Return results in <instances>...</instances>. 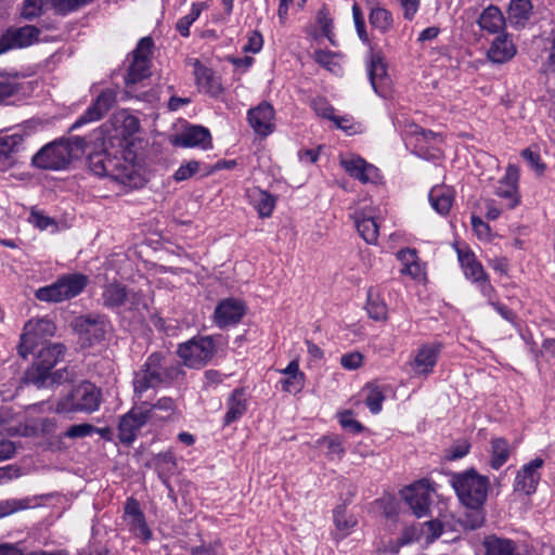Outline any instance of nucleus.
Wrapping results in <instances>:
<instances>
[{
    "instance_id": "obj_1",
    "label": "nucleus",
    "mask_w": 555,
    "mask_h": 555,
    "mask_svg": "<svg viewBox=\"0 0 555 555\" xmlns=\"http://www.w3.org/2000/svg\"><path fill=\"white\" fill-rule=\"evenodd\" d=\"M451 485L460 502L472 509V513L466 514L463 521L465 527L472 530L481 527L485 521L482 506L490 489L489 478L475 469H467L453 474Z\"/></svg>"
},
{
    "instance_id": "obj_2",
    "label": "nucleus",
    "mask_w": 555,
    "mask_h": 555,
    "mask_svg": "<svg viewBox=\"0 0 555 555\" xmlns=\"http://www.w3.org/2000/svg\"><path fill=\"white\" fill-rule=\"evenodd\" d=\"M102 403V390L93 383L81 382L60 397L54 405L57 414L85 413L91 414L99 410Z\"/></svg>"
},
{
    "instance_id": "obj_3",
    "label": "nucleus",
    "mask_w": 555,
    "mask_h": 555,
    "mask_svg": "<svg viewBox=\"0 0 555 555\" xmlns=\"http://www.w3.org/2000/svg\"><path fill=\"white\" fill-rule=\"evenodd\" d=\"M85 141L75 138L73 141L61 140L47 144L33 157V164L42 169H64L78 152L82 150Z\"/></svg>"
},
{
    "instance_id": "obj_4",
    "label": "nucleus",
    "mask_w": 555,
    "mask_h": 555,
    "mask_svg": "<svg viewBox=\"0 0 555 555\" xmlns=\"http://www.w3.org/2000/svg\"><path fill=\"white\" fill-rule=\"evenodd\" d=\"M396 125L404 135L405 144L412 145L414 153L424 158H436L443 141L440 133L424 130L418 125L409 120L397 118Z\"/></svg>"
},
{
    "instance_id": "obj_5",
    "label": "nucleus",
    "mask_w": 555,
    "mask_h": 555,
    "mask_svg": "<svg viewBox=\"0 0 555 555\" xmlns=\"http://www.w3.org/2000/svg\"><path fill=\"white\" fill-rule=\"evenodd\" d=\"M89 283V278L81 273H68L60 276L54 283L40 287L35 297L46 302H62L77 297Z\"/></svg>"
},
{
    "instance_id": "obj_6",
    "label": "nucleus",
    "mask_w": 555,
    "mask_h": 555,
    "mask_svg": "<svg viewBox=\"0 0 555 555\" xmlns=\"http://www.w3.org/2000/svg\"><path fill=\"white\" fill-rule=\"evenodd\" d=\"M215 351L216 346L212 338L201 336L180 344L177 353L183 365L190 369H201L211 360Z\"/></svg>"
},
{
    "instance_id": "obj_7",
    "label": "nucleus",
    "mask_w": 555,
    "mask_h": 555,
    "mask_svg": "<svg viewBox=\"0 0 555 555\" xmlns=\"http://www.w3.org/2000/svg\"><path fill=\"white\" fill-rule=\"evenodd\" d=\"M64 354V347L61 344H52L43 347L37 357L36 362L26 372L27 383L44 387L50 379V371L60 361Z\"/></svg>"
},
{
    "instance_id": "obj_8",
    "label": "nucleus",
    "mask_w": 555,
    "mask_h": 555,
    "mask_svg": "<svg viewBox=\"0 0 555 555\" xmlns=\"http://www.w3.org/2000/svg\"><path fill=\"white\" fill-rule=\"evenodd\" d=\"M153 40L150 37L142 38L132 52V62L125 77L128 92L134 91V86L150 76V56L152 54Z\"/></svg>"
},
{
    "instance_id": "obj_9",
    "label": "nucleus",
    "mask_w": 555,
    "mask_h": 555,
    "mask_svg": "<svg viewBox=\"0 0 555 555\" xmlns=\"http://www.w3.org/2000/svg\"><path fill=\"white\" fill-rule=\"evenodd\" d=\"M73 327L82 344L94 345L105 339L111 323L104 315L86 314L75 318Z\"/></svg>"
},
{
    "instance_id": "obj_10",
    "label": "nucleus",
    "mask_w": 555,
    "mask_h": 555,
    "mask_svg": "<svg viewBox=\"0 0 555 555\" xmlns=\"http://www.w3.org/2000/svg\"><path fill=\"white\" fill-rule=\"evenodd\" d=\"M434 488L428 479H421L401 490V496L413 514L421 518L428 515Z\"/></svg>"
},
{
    "instance_id": "obj_11",
    "label": "nucleus",
    "mask_w": 555,
    "mask_h": 555,
    "mask_svg": "<svg viewBox=\"0 0 555 555\" xmlns=\"http://www.w3.org/2000/svg\"><path fill=\"white\" fill-rule=\"evenodd\" d=\"M457 258L465 278L475 283L485 297L492 299L494 288L490 284L489 276L475 254L469 249L457 248Z\"/></svg>"
},
{
    "instance_id": "obj_12",
    "label": "nucleus",
    "mask_w": 555,
    "mask_h": 555,
    "mask_svg": "<svg viewBox=\"0 0 555 555\" xmlns=\"http://www.w3.org/2000/svg\"><path fill=\"white\" fill-rule=\"evenodd\" d=\"M162 356L152 353L142 370L135 373L133 387L135 393H143L150 388H154L164 383L165 373L163 372Z\"/></svg>"
},
{
    "instance_id": "obj_13",
    "label": "nucleus",
    "mask_w": 555,
    "mask_h": 555,
    "mask_svg": "<svg viewBox=\"0 0 555 555\" xmlns=\"http://www.w3.org/2000/svg\"><path fill=\"white\" fill-rule=\"evenodd\" d=\"M102 300L103 305L111 309L126 306L129 310H139L142 304V298L138 293L128 291L119 283L106 285L102 293Z\"/></svg>"
},
{
    "instance_id": "obj_14",
    "label": "nucleus",
    "mask_w": 555,
    "mask_h": 555,
    "mask_svg": "<svg viewBox=\"0 0 555 555\" xmlns=\"http://www.w3.org/2000/svg\"><path fill=\"white\" fill-rule=\"evenodd\" d=\"M151 410L145 406H138L125 414L118 425V438L122 443L130 444L134 441L138 431L150 418Z\"/></svg>"
},
{
    "instance_id": "obj_15",
    "label": "nucleus",
    "mask_w": 555,
    "mask_h": 555,
    "mask_svg": "<svg viewBox=\"0 0 555 555\" xmlns=\"http://www.w3.org/2000/svg\"><path fill=\"white\" fill-rule=\"evenodd\" d=\"M543 465L544 461L541 457H535L522 465L514 479V491L526 495L534 493L541 480V469Z\"/></svg>"
},
{
    "instance_id": "obj_16",
    "label": "nucleus",
    "mask_w": 555,
    "mask_h": 555,
    "mask_svg": "<svg viewBox=\"0 0 555 555\" xmlns=\"http://www.w3.org/2000/svg\"><path fill=\"white\" fill-rule=\"evenodd\" d=\"M245 313L244 301L236 298H224L217 304L212 320L219 328H225L241 322Z\"/></svg>"
},
{
    "instance_id": "obj_17",
    "label": "nucleus",
    "mask_w": 555,
    "mask_h": 555,
    "mask_svg": "<svg viewBox=\"0 0 555 555\" xmlns=\"http://www.w3.org/2000/svg\"><path fill=\"white\" fill-rule=\"evenodd\" d=\"M40 30L33 25H26L18 28H9L0 37V54L12 49H22L31 46L38 40Z\"/></svg>"
},
{
    "instance_id": "obj_18",
    "label": "nucleus",
    "mask_w": 555,
    "mask_h": 555,
    "mask_svg": "<svg viewBox=\"0 0 555 555\" xmlns=\"http://www.w3.org/2000/svg\"><path fill=\"white\" fill-rule=\"evenodd\" d=\"M124 521L133 537L140 538L144 542L152 538V531L145 521V517L140 508V504L133 498H129L126 501Z\"/></svg>"
},
{
    "instance_id": "obj_19",
    "label": "nucleus",
    "mask_w": 555,
    "mask_h": 555,
    "mask_svg": "<svg viewBox=\"0 0 555 555\" xmlns=\"http://www.w3.org/2000/svg\"><path fill=\"white\" fill-rule=\"evenodd\" d=\"M339 164L350 177L362 183H376L379 178V169L360 156H341Z\"/></svg>"
},
{
    "instance_id": "obj_20",
    "label": "nucleus",
    "mask_w": 555,
    "mask_h": 555,
    "mask_svg": "<svg viewBox=\"0 0 555 555\" xmlns=\"http://www.w3.org/2000/svg\"><path fill=\"white\" fill-rule=\"evenodd\" d=\"M440 352L441 345L438 343L418 347L411 362L413 373L417 376H428L436 366Z\"/></svg>"
},
{
    "instance_id": "obj_21",
    "label": "nucleus",
    "mask_w": 555,
    "mask_h": 555,
    "mask_svg": "<svg viewBox=\"0 0 555 555\" xmlns=\"http://www.w3.org/2000/svg\"><path fill=\"white\" fill-rule=\"evenodd\" d=\"M117 92L113 89L103 90L94 103L76 120L72 128L101 119L116 103Z\"/></svg>"
},
{
    "instance_id": "obj_22",
    "label": "nucleus",
    "mask_w": 555,
    "mask_h": 555,
    "mask_svg": "<svg viewBox=\"0 0 555 555\" xmlns=\"http://www.w3.org/2000/svg\"><path fill=\"white\" fill-rule=\"evenodd\" d=\"M518 183L519 168L514 164H509L506 167L505 175L498 181L495 186V194L501 198L507 199L509 208H515L520 202Z\"/></svg>"
},
{
    "instance_id": "obj_23",
    "label": "nucleus",
    "mask_w": 555,
    "mask_h": 555,
    "mask_svg": "<svg viewBox=\"0 0 555 555\" xmlns=\"http://www.w3.org/2000/svg\"><path fill=\"white\" fill-rule=\"evenodd\" d=\"M171 142L175 146L179 147H201L208 150L212 146L210 132L203 126L186 127L175 135Z\"/></svg>"
},
{
    "instance_id": "obj_24",
    "label": "nucleus",
    "mask_w": 555,
    "mask_h": 555,
    "mask_svg": "<svg viewBox=\"0 0 555 555\" xmlns=\"http://www.w3.org/2000/svg\"><path fill=\"white\" fill-rule=\"evenodd\" d=\"M402 263L401 273L409 275L417 283H424L427 279L426 264L421 261L415 249L405 248L397 254Z\"/></svg>"
},
{
    "instance_id": "obj_25",
    "label": "nucleus",
    "mask_w": 555,
    "mask_h": 555,
    "mask_svg": "<svg viewBox=\"0 0 555 555\" xmlns=\"http://www.w3.org/2000/svg\"><path fill=\"white\" fill-rule=\"evenodd\" d=\"M354 224L360 236L367 244H377L379 237V217L373 211L362 210L357 212L354 217Z\"/></svg>"
},
{
    "instance_id": "obj_26",
    "label": "nucleus",
    "mask_w": 555,
    "mask_h": 555,
    "mask_svg": "<svg viewBox=\"0 0 555 555\" xmlns=\"http://www.w3.org/2000/svg\"><path fill=\"white\" fill-rule=\"evenodd\" d=\"M517 52V48L509 35L502 33L491 42L487 56L492 63L503 64L512 60Z\"/></svg>"
},
{
    "instance_id": "obj_27",
    "label": "nucleus",
    "mask_w": 555,
    "mask_h": 555,
    "mask_svg": "<svg viewBox=\"0 0 555 555\" xmlns=\"http://www.w3.org/2000/svg\"><path fill=\"white\" fill-rule=\"evenodd\" d=\"M273 116V107L268 103H261L248 112V121L257 133L268 135L272 131Z\"/></svg>"
},
{
    "instance_id": "obj_28",
    "label": "nucleus",
    "mask_w": 555,
    "mask_h": 555,
    "mask_svg": "<svg viewBox=\"0 0 555 555\" xmlns=\"http://www.w3.org/2000/svg\"><path fill=\"white\" fill-rule=\"evenodd\" d=\"M455 192L448 185H435L431 188L428 198L431 207L441 216L449 214L453 206Z\"/></svg>"
},
{
    "instance_id": "obj_29",
    "label": "nucleus",
    "mask_w": 555,
    "mask_h": 555,
    "mask_svg": "<svg viewBox=\"0 0 555 555\" xmlns=\"http://www.w3.org/2000/svg\"><path fill=\"white\" fill-rule=\"evenodd\" d=\"M477 23L480 29L488 34H500L506 26L502 11L495 5L487 7L479 15Z\"/></svg>"
},
{
    "instance_id": "obj_30",
    "label": "nucleus",
    "mask_w": 555,
    "mask_h": 555,
    "mask_svg": "<svg viewBox=\"0 0 555 555\" xmlns=\"http://www.w3.org/2000/svg\"><path fill=\"white\" fill-rule=\"evenodd\" d=\"M285 377L280 380L282 389L289 393H298L305 387V374L300 371L297 360H293L288 365L279 371Z\"/></svg>"
},
{
    "instance_id": "obj_31",
    "label": "nucleus",
    "mask_w": 555,
    "mask_h": 555,
    "mask_svg": "<svg viewBox=\"0 0 555 555\" xmlns=\"http://www.w3.org/2000/svg\"><path fill=\"white\" fill-rule=\"evenodd\" d=\"M194 74L201 91L214 96L222 91L221 83L211 69L202 65L198 61L194 64Z\"/></svg>"
},
{
    "instance_id": "obj_32",
    "label": "nucleus",
    "mask_w": 555,
    "mask_h": 555,
    "mask_svg": "<svg viewBox=\"0 0 555 555\" xmlns=\"http://www.w3.org/2000/svg\"><path fill=\"white\" fill-rule=\"evenodd\" d=\"M485 555H522L519 545L513 540L490 535L485 539Z\"/></svg>"
},
{
    "instance_id": "obj_33",
    "label": "nucleus",
    "mask_w": 555,
    "mask_h": 555,
    "mask_svg": "<svg viewBox=\"0 0 555 555\" xmlns=\"http://www.w3.org/2000/svg\"><path fill=\"white\" fill-rule=\"evenodd\" d=\"M108 177L127 186H135L139 178L133 164L118 158H115V162H113V168Z\"/></svg>"
},
{
    "instance_id": "obj_34",
    "label": "nucleus",
    "mask_w": 555,
    "mask_h": 555,
    "mask_svg": "<svg viewBox=\"0 0 555 555\" xmlns=\"http://www.w3.org/2000/svg\"><path fill=\"white\" fill-rule=\"evenodd\" d=\"M247 396L243 389H235L228 399V411L224 415V425L240 420L247 411Z\"/></svg>"
},
{
    "instance_id": "obj_35",
    "label": "nucleus",
    "mask_w": 555,
    "mask_h": 555,
    "mask_svg": "<svg viewBox=\"0 0 555 555\" xmlns=\"http://www.w3.org/2000/svg\"><path fill=\"white\" fill-rule=\"evenodd\" d=\"M54 324L48 319H33L24 326L22 334L23 344L33 343L37 337L51 336L54 332Z\"/></svg>"
},
{
    "instance_id": "obj_36",
    "label": "nucleus",
    "mask_w": 555,
    "mask_h": 555,
    "mask_svg": "<svg viewBox=\"0 0 555 555\" xmlns=\"http://www.w3.org/2000/svg\"><path fill=\"white\" fill-rule=\"evenodd\" d=\"M248 197L260 217L271 216L275 207V198L270 193L259 188H253L248 191Z\"/></svg>"
},
{
    "instance_id": "obj_37",
    "label": "nucleus",
    "mask_w": 555,
    "mask_h": 555,
    "mask_svg": "<svg viewBox=\"0 0 555 555\" xmlns=\"http://www.w3.org/2000/svg\"><path fill=\"white\" fill-rule=\"evenodd\" d=\"M23 143V137L18 133L0 137V164L12 166L13 155L18 152Z\"/></svg>"
},
{
    "instance_id": "obj_38",
    "label": "nucleus",
    "mask_w": 555,
    "mask_h": 555,
    "mask_svg": "<svg viewBox=\"0 0 555 555\" xmlns=\"http://www.w3.org/2000/svg\"><path fill=\"white\" fill-rule=\"evenodd\" d=\"M512 448L504 438H493L490 447V466L493 469L501 468L509 459Z\"/></svg>"
},
{
    "instance_id": "obj_39",
    "label": "nucleus",
    "mask_w": 555,
    "mask_h": 555,
    "mask_svg": "<svg viewBox=\"0 0 555 555\" xmlns=\"http://www.w3.org/2000/svg\"><path fill=\"white\" fill-rule=\"evenodd\" d=\"M361 397L364 403L373 414H377L382 409V387L378 382L366 384L362 391Z\"/></svg>"
},
{
    "instance_id": "obj_40",
    "label": "nucleus",
    "mask_w": 555,
    "mask_h": 555,
    "mask_svg": "<svg viewBox=\"0 0 555 555\" xmlns=\"http://www.w3.org/2000/svg\"><path fill=\"white\" fill-rule=\"evenodd\" d=\"M318 444L327 449L326 456L331 461H339L346 453L344 448V440L337 435L322 437L318 440Z\"/></svg>"
},
{
    "instance_id": "obj_41",
    "label": "nucleus",
    "mask_w": 555,
    "mask_h": 555,
    "mask_svg": "<svg viewBox=\"0 0 555 555\" xmlns=\"http://www.w3.org/2000/svg\"><path fill=\"white\" fill-rule=\"evenodd\" d=\"M314 61L325 69L336 75L341 73L339 54L328 50H317L313 54Z\"/></svg>"
},
{
    "instance_id": "obj_42",
    "label": "nucleus",
    "mask_w": 555,
    "mask_h": 555,
    "mask_svg": "<svg viewBox=\"0 0 555 555\" xmlns=\"http://www.w3.org/2000/svg\"><path fill=\"white\" fill-rule=\"evenodd\" d=\"M509 18L516 24H524L530 18L532 4L530 0H512L508 8Z\"/></svg>"
},
{
    "instance_id": "obj_43",
    "label": "nucleus",
    "mask_w": 555,
    "mask_h": 555,
    "mask_svg": "<svg viewBox=\"0 0 555 555\" xmlns=\"http://www.w3.org/2000/svg\"><path fill=\"white\" fill-rule=\"evenodd\" d=\"M115 158L104 153H98L89 157L90 170L99 177H108Z\"/></svg>"
},
{
    "instance_id": "obj_44",
    "label": "nucleus",
    "mask_w": 555,
    "mask_h": 555,
    "mask_svg": "<svg viewBox=\"0 0 555 555\" xmlns=\"http://www.w3.org/2000/svg\"><path fill=\"white\" fill-rule=\"evenodd\" d=\"M334 522L336 529L341 532V535L346 537L356 526L357 520L352 516L348 515L345 506H337L334 509Z\"/></svg>"
},
{
    "instance_id": "obj_45",
    "label": "nucleus",
    "mask_w": 555,
    "mask_h": 555,
    "mask_svg": "<svg viewBox=\"0 0 555 555\" xmlns=\"http://www.w3.org/2000/svg\"><path fill=\"white\" fill-rule=\"evenodd\" d=\"M18 91L16 76L0 72V102Z\"/></svg>"
},
{
    "instance_id": "obj_46",
    "label": "nucleus",
    "mask_w": 555,
    "mask_h": 555,
    "mask_svg": "<svg viewBox=\"0 0 555 555\" xmlns=\"http://www.w3.org/2000/svg\"><path fill=\"white\" fill-rule=\"evenodd\" d=\"M201 12V5L193 4L191 11L177 22V29L183 37L189 36L190 26L199 17Z\"/></svg>"
},
{
    "instance_id": "obj_47",
    "label": "nucleus",
    "mask_w": 555,
    "mask_h": 555,
    "mask_svg": "<svg viewBox=\"0 0 555 555\" xmlns=\"http://www.w3.org/2000/svg\"><path fill=\"white\" fill-rule=\"evenodd\" d=\"M317 23L320 26L324 37L328 39L332 44H336L333 33V18L325 9H321L317 14Z\"/></svg>"
},
{
    "instance_id": "obj_48",
    "label": "nucleus",
    "mask_w": 555,
    "mask_h": 555,
    "mask_svg": "<svg viewBox=\"0 0 555 555\" xmlns=\"http://www.w3.org/2000/svg\"><path fill=\"white\" fill-rule=\"evenodd\" d=\"M340 426L349 430L352 434H359L363 430V426L353 417V413L350 410H345L337 414Z\"/></svg>"
},
{
    "instance_id": "obj_49",
    "label": "nucleus",
    "mask_w": 555,
    "mask_h": 555,
    "mask_svg": "<svg viewBox=\"0 0 555 555\" xmlns=\"http://www.w3.org/2000/svg\"><path fill=\"white\" fill-rule=\"evenodd\" d=\"M95 430L96 427L89 423L76 424L67 428V430L64 433V437L69 439L85 438L95 434Z\"/></svg>"
},
{
    "instance_id": "obj_50",
    "label": "nucleus",
    "mask_w": 555,
    "mask_h": 555,
    "mask_svg": "<svg viewBox=\"0 0 555 555\" xmlns=\"http://www.w3.org/2000/svg\"><path fill=\"white\" fill-rule=\"evenodd\" d=\"M379 66H382V56L379 54H374L371 50L369 60H367V64H366V70H367V76L371 81L372 88L374 89V91L377 94L379 92H378V85H377V79H376V77H377L376 70Z\"/></svg>"
},
{
    "instance_id": "obj_51",
    "label": "nucleus",
    "mask_w": 555,
    "mask_h": 555,
    "mask_svg": "<svg viewBox=\"0 0 555 555\" xmlns=\"http://www.w3.org/2000/svg\"><path fill=\"white\" fill-rule=\"evenodd\" d=\"M199 169V163L196 160H190L186 164L181 165L173 175V179L178 182L185 181L193 177Z\"/></svg>"
},
{
    "instance_id": "obj_52",
    "label": "nucleus",
    "mask_w": 555,
    "mask_h": 555,
    "mask_svg": "<svg viewBox=\"0 0 555 555\" xmlns=\"http://www.w3.org/2000/svg\"><path fill=\"white\" fill-rule=\"evenodd\" d=\"M43 0H24L22 15L27 20L39 16L42 12Z\"/></svg>"
},
{
    "instance_id": "obj_53",
    "label": "nucleus",
    "mask_w": 555,
    "mask_h": 555,
    "mask_svg": "<svg viewBox=\"0 0 555 555\" xmlns=\"http://www.w3.org/2000/svg\"><path fill=\"white\" fill-rule=\"evenodd\" d=\"M365 308L370 318L374 320L380 319L382 310L378 302V292H374L373 289L367 292V304Z\"/></svg>"
},
{
    "instance_id": "obj_54",
    "label": "nucleus",
    "mask_w": 555,
    "mask_h": 555,
    "mask_svg": "<svg viewBox=\"0 0 555 555\" xmlns=\"http://www.w3.org/2000/svg\"><path fill=\"white\" fill-rule=\"evenodd\" d=\"M363 363V356L360 352H348L340 357V365L346 370H357Z\"/></svg>"
},
{
    "instance_id": "obj_55",
    "label": "nucleus",
    "mask_w": 555,
    "mask_h": 555,
    "mask_svg": "<svg viewBox=\"0 0 555 555\" xmlns=\"http://www.w3.org/2000/svg\"><path fill=\"white\" fill-rule=\"evenodd\" d=\"M263 46V39L259 31L253 30L248 34L247 43L243 47L245 52L258 53Z\"/></svg>"
},
{
    "instance_id": "obj_56",
    "label": "nucleus",
    "mask_w": 555,
    "mask_h": 555,
    "mask_svg": "<svg viewBox=\"0 0 555 555\" xmlns=\"http://www.w3.org/2000/svg\"><path fill=\"white\" fill-rule=\"evenodd\" d=\"M521 156L528 162L530 167L534 169L537 172L542 173L545 169V165L541 162V157L538 153L531 151L530 149H525L521 152Z\"/></svg>"
},
{
    "instance_id": "obj_57",
    "label": "nucleus",
    "mask_w": 555,
    "mask_h": 555,
    "mask_svg": "<svg viewBox=\"0 0 555 555\" xmlns=\"http://www.w3.org/2000/svg\"><path fill=\"white\" fill-rule=\"evenodd\" d=\"M422 532L427 540L433 541L442 533V525L438 520L426 521L423 524Z\"/></svg>"
},
{
    "instance_id": "obj_58",
    "label": "nucleus",
    "mask_w": 555,
    "mask_h": 555,
    "mask_svg": "<svg viewBox=\"0 0 555 555\" xmlns=\"http://www.w3.org/2000/svg\"><path fill=\"white\" fill-rule=\"evenodd\" d=\"M312 107L314 109V112L323 117V118H327V119H331L334 118V107L332 105H330L325 100L323 99H318V100H314L312 102Z\"/></svg>"
},
{
    "instance_id": "obj_59",
    "label": "nucleus",
    "mask_w": 555,
    "mask_h": 555,
    "mask_svg": "<svg viewBox=\"0 0 555 555\" xmlns=\"http://www.w3.org/2000/svg\"><path fill=\"white\" fill-rule=\"evenodd\" d=\"M352 15H353V21H354V25L357 28V33H358L360 39L363 40L364 42H366L367 36L364 30V20H363L361 9L357 3H354L352 5Z\"/></svg>"
},
{
    "instance_id": "obj_60",
    "label": "nucleus",
    "mask_w": 555,
    "mask_h": 555,
    "mask_svg": "<svg viewBox=\"0 0 555 555\" xmlns=\"http://www.w3.org/2000/svg\"><path fill=\"white\" fill-rule=\"evenodd\" d=\"M29 222L39 228L40 230H46L50 225L54 224V221L50 217L44 216L41 212L35 210H33L29 216Z\"/></svg>"
},
{
    "instance_id": "obj_61",
    "label": "nucleus",
    "mask_w": 555,
    "mask_h": 555,
    "mask_svg": "<svg viewBox=\"0 0 555 555\" xmlns=\"http://www.w3.org/2000/svg\"><path fill=\"white\" fill-rule=\"evenodd\" d=\"M403 11V15L406 20H412L420 8V0H397Z\"/></svg>"
},
{
    "instance_id": "obj_62",
    "label": "nucleus",
    "mask_w": 555,
    "mask_h": 555,
    "mask_svg": "<svg viewBox=\"0 0 555 555\" xmlns=\"http://www.w3.org/2000/svg\"><path fill=\"white\" fill-rule=\"evenodd\" d=\"M25 505H23L17 500H5L0 502V518L8 516L16 511L23 509Z\"/></svg>"
},
{
    "instance_id": "obj_63",
    "label": "nucleus",
    "mask_w": 555,
    "mask_h": 555,
    "mask_svg": "<svg viewBox=\"0 0 555 555\" xmlns=\"http://www.w3.org/2000/svg\"><path fill=\"white\" fill-rule=\"evenodd\" d=\"M400 504L390 494H384V516L391 517L399 513Z\"/></svg>"
},
{
    "instance_id": "obj_64",
    "label": "nucleus",
    "mask_w": 555,
    "mask_h": 555,
    "mask_svg": "<svg viewBox=\"0 0 555 555\" xmlns=\"http://www.w3.org/2000/svg\"><path fill=\"white\" fill-rule=\"evenodd\" d=\"M472 225L479 238H487L490 234V227L477 216L472 217Z\"/></svg>"
}]
</instances>
